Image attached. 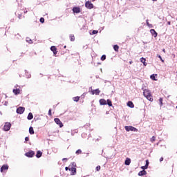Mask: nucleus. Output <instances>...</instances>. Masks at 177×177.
<instances>
[{"label":"nucleus","mask_w":177,"mask_h":177,"mask_svg":"<svg viewBox=\"0 0 177 177\" xmlns=\"http://www.w3.org/2000/svg\"><path fill=\"white\" fill-rule=\"evenodd\" d=\"M25 156L26 157L32 158L34 157V156H35V152H34L33 151H29L28 152H26L25 153Z\"/></svg>","instance_id":"6"},{"label":"nucleus","mask_w":177,"mask_h":177,"mask_svg":"<svg viewBox=\"0 0 177 177\" xmlns=\"http://www.w3.org/2000/svg\"><path fill=\"white\" fill-rule=\"evenodd\" d=\"M132 63H133V62H132V61L129 62V64H132Z\"/></svg>","instance_id":"45"},{"label":"nucleus","mask_w":177,"mask_h":177,"mask_svg":"<svg viewBox=\"0 0 177 177\" xmlns=\"http://www.w3.org/2000/svg\"><path fill=\"white\" fill-rule=\"evenodd\" d=\"M159 59H160V60H162V62H164V60H162V57H161V55H158Z\"/></svg>","instance_id":"40"},{"label":"nucleus","mask_w":177,"mask_h":177,"mask_svg":"<svg viewBox=\"0 0 177 177\" xmlns=\"http://www.w3.org/2000/svg\"><path fill=\"white\" fill-rule=\"evenodd\" d=\"M127 106L129 107H131V109H133V107H135V105L133 104V102H132V101H129L127 102Z\"/></svg>","instance_id":"16"},{"label":"nucleus","mask_w":177,"mask_h":177,"mask_svg":"<svg viewBox=\"0 0 177 177\" xmlns=\"http://www.w3.org/2000/svg\"><path fill=\"white\" fill-rule=\"evenodd\" d=\"M85 7L87 9H93V3H92L91 1H88L85 3Z\"/></svg>","instance_id":"5"},{"label":"nucleus","mask_w":177,"mask_h":177,"mask_svg":"<svg viewBox=\"0 0 177 177\" xmlns=\"http://www.w3.org/2000/svg\"><path fill=\"white\" fill-rule=\"evenodd\" d=\"M100 168H101L100 166H97L95 169H96V171H100Z\"/></svg>","instance_id":"35"},{"label":"nucleus","mask_w":177,"mask_h":177,"mask_svg":"<svg viewBox=\"0 0 177 177\" xmlns=\"http://www.w3.org/2000/svg\"><path fill=\"white\" fill-rule=\"evenodd\" d=\"M40 23H45V19L44 17L40 18Z\"/></svg>","instance_id":"30"},{"label":"nucleus","mask_w":177,"mask_h":177,"mask_svg":"<svg viewBox=\"0 0 177 177\" xmlns=\"http://www.w3.org/2000/svg\"><path fill=\"white\" fill-rule=\"evenodd\" d=\"M76 154H82V151L81 149H78L77 151H76Z\"/></svg>","instance_id":"29"},{"label":"nucleus","mask_w":177,"mask_h":177,"mask_svg":"<svg viewBox=\"0 0 177 177\" xmlns=\"http://www.w3.org/2000/svg\"><path fill=\"white\" fill-rule=\"evenodd\" d=\"M54 121L57 125H59V128H63L64 125L60 119L56 118L54 119Z\"/></svg>","instance_id":"4"},{"label":"nucleus","mask_w":177,"mask_h":177,"mask_svg":"<svg viewBox=\"0 0 177 177\" xmlns=\"http://www.w3.org/2000/svg\"><path fill=\"white\" fill-rule=\"evenodd\" d=\"M64 48H66V46H64Z\"/></svg>","instance_id":"49"},{"label":"nucleus","mask_w":177,"mask_h":177,"mask_svg":"<svg viewBox=\"0 0 177 177\" xmlns=\"http://www.w3.org/2000/svg\"><path fill=\"white\" fill-rule=\"evenodd\" d=\"M65 169H66V171H71V169H69L68 167H65Z\"/></svg>","instance_id":"38"},{"label":"nucleus","mask_w":177,"mask_h":177,"mask_svg":"<svg viewBox=\"0 0 177 177\" xmlns=\"http://www.w3.org/2000/svg\"><path fill=\"white\" fill-rule=\"evenodd\" d=\"M77 174V168L72 167L71 168V175H75Z\"/></svg>","instance_id":"17"},{"label":"nucleus","mask_w":177,"mask_h":177,"mask_svg":"<svg viewBox=\"0 0 177 177\" xmlns=\"http://www.w3.org/2000/svg\"><path fill=\"white\" fill-rule=\"evenodd\" d=\"M29 133L30 135H34V128H32V127L29 128Z\"/></svg>","instance_id":"24"},{"label":"nucleus","mask_w":177,"mask_h":177,"mask_svg":"<svg viewBox=\"0 0 177 177\" xmlns=\"http://www.w3.org/2000/svg\"><path fill=\"white\" fill-rule=\"evenodd\" d=\"M145 175H147V171H146V170L140 171L138 173V176H143Z\"/></svg>","instance_id":"13"},{"label":"nucleus","mask_w":177,"mask_h":177,"mask_svg":"<svg viewBox=\"0 0 177 177\" xmlns=\"http://www.w3.org/2000/svg\"><path fill=\"white\" fill-rule=\"evenodd\" d=\"M140 62L144 64V66H147V64L146 63V59L145 58H140Z\"/></svg>","instance_id":"20"},{"label":"nucleus","mask_w":177,"mask_h":177,"mask_svg":"<svg viewBox=\"0 0 177 177\" xmlns=\"http://www.w3.org/2000/svg\"><path fill=\"white\" fill-rule=\"evenodd\" d=\"M113 49H114L115 52H118V50L120 49V46H118V45H114Z\"/></svg>","instance_id":"22"},{"label":"nucleus","mask_w":177,"mask_h":177,"mask_svg":"<svg viewBox=\"0 0 177 177\" xmlns=\"http://www.w3.org/2000/svg\"><path fill=\"white\" fill-rule=\"evenodd\" d=\"M48 115H50V117H52V109H49Z\"/></svg>","instance_id":"32"},{"label":"nucleus","mask_w":177,"mask_h":177,"mask_svg":"<svg viewBox=\"0 0 177 177\" xmlns=\"http://www.w3.org/2000/svg\"><path fill=\"white\" fill-rule=\"evenodd\" d=\"M124 129L127 131V132H129L130 131L131 132H138V129H136L132 126H125Z\"/></svg>","instance_id":"2"},{"label":"nucleus","mask_w":177,"mask_h":177,"mask_svg":"<svg viewBox=\"0 0 177 177\" xmlns=\"http://www.w3.org/2000/svg\"><path fill=\"white\" fill-rule=\"evenodd\" d=\"M34 118V115H32V113H29L28 115V120H32Z\"/></svg>","instance_id":"23"},{"label":"nucleus","mask_w":177,"mask_h":177,"mask_svg":"<svg viewBox=\"0 0 177 177\" xmlns=\"http://www.w3.org/2000/svg\"><path fill=\"white\" fill-rule=\"evenodd\" d=\"M167 24H168L169 26H171V21H168V22H167Z\"/></svg>","instance_id":"44"},{"label":"nucleus","mask_w":177,"mask_h":177,"mask_svg":"<svg viewBox=\"0 0 177 177\" xmlns=\"http://www.w3.org/2000/svg\"><path fill=\"white\" fill-rule=\"evenodd\" d=\"M106 102H107L106 104H108V106H109V107H111V106H113V102H111V100H107Z\"/></svg>","instance_id":"26"},{"label":"nucleus","mask_w":177,"mask_h":177,"mask_svg":"<svg viewBox=\"0 0 177 177\" xmlns=\"http://www.w3.org/2000/svg\"><path fill=\"white\" fill-rule=\"evenodd\" d=\"M106 59V55H103L102 57H101V60L104 61V59Z\"/></svg>","instance_id":"31"},{"label":"nucleus","mask_w":177,"mask_h":177,"mask_svg":"<svg viewBox=\"0 0 177 177\" xmlns=\"http://www.w3.org/2000/svg\"><path fill=\"white\" fill-rule=\"evenodd\" d=\"M150 142L152 143L156 142V136H152V138L150 139Z\"/></svg>","instance_id":"28"},{"label":"nucleus","mask_w":177,"mask_h":177,"mask_svg":"<svg viewBox=\"0 0 177 177\" xmlns=\"http://www.w3.org/2000/svg\"><path fill=\"white\" fill-rule=\"evenodd\" d=\"M64 160H67V158H63V159H62V161H64Z\"/></svg>","instance_id":"46"},{"label":"nucleus","mask_w":177,"mask_h":177,"mask_svg":"<svg viewBox=\"0 0 177 177\" xmlns=\"http://www.w3.org/2000/svg\"><path fill=\"white\" fill-rule=\"evenodd\" d=\"M160 162H161L162 161H164V158H162V157L160 158Z\"/></svg>","instance_id":"42"},{"label":"nucleus","mask_w":177,"mask_h":177,"mask_svg":"<svg viewBox=\"0 0 177 177\" xmlns=\"http://www.w3.org/2000/svg\"><path fill=\"white\" fill-rule=\"evenodd\" d=\"M28 11L27 10H25L24 11V13H28Z\"/></svg>","instance_id":"43"},{"label":"nucleus","mask_w":177,"mask_h":177,"mask_svg":"<svg viewBox=\"0 0 177 177\" xmlns=\"http://www.w3.org/2000/svg\"><path fill=\"white\" fill-rule=\"evenodd\" d=\"M20 88V86H17L16 88H14L12 90L13 93L15 94V95H19V93H20V88Z\"/></svg>","instance_id":"8"},{"label":"nucleus","mask_w":177,"mask_h":177,"mask_svg":"<svg viewBox=\"0 0 177 177\" xmlns=\"http://www.w3.org/2000/svg\"><path fill=\"white\" fill-rule=\"evenodd\" d=\"M50 50L53 53L54 55H57V48L55 46L50 47Z\"/></svg>","instance_id":"11"},{"label":"nucleus","mask_w":177,"mask_h":177,"mask_svg":"<svg viewBox=\"0 0 177 177\" xmlns=\"http://www.w3.org/2000/svg\"><path fill=\"white\" fill-rule=\"evenodd\" d=\"M150 32H151V34H152V35L154 36L155 38H156V37H157V35H158L157 32H156V30H154V29H151V30H150Z\"/></svg>","instance_id":"15"},{"label":"nucleus","mask_w":177,"mask_h":177,"mask_svg":"<svg viewBox=\"0 0 177 177\" xmlns=\"http://www.w3.org/2000/svg\"><path fill=\"white\" fill-rule=\"evenodd\" d=\"M176 109H177V105H176Z\"/></svg>","instance_id":"50"},{"label":"nucleus","mask_w":177,"mask_h":177,"mask_svg":"<svg viewBox=\"0 0 177 177\" xmlns=\"http://www.w3.org/2000/svg\"><path fill=\"white\" fill-rule=\"evenodd\" d=\"M36 157L37 158H41V157H42V152L41 151H37Z\"/></svg>","instance_id":"18"},{"label":"nucleus","mask_w":177,"mask_h":177,"mask_svg":"<svg viewBox=\"0 0 177 177\" xmlns=\"http://www.w3.org/2000/svg\"><path fill=\"white\" fill-rule=\"evenodd\" d=\"M143 95L147 100H149V102H153L154 99H153V95H151V92L150 91L145 89L144 90Z\"/></svg>","instance_id":"1"},{"label":"nucleus","mask_w":177,"mask_h":177,"mask_svg":"<svg viewBox=\"0 0 177 177\" xmlns=\"http://www.w3.org/2000/svg\"><path fill=\"white\" fill-rule=\"evenodd\" d=\"M147 168H149V167H147L146 165L141 167V169H143V171H145V169H147Z\"/></svg>","instance_id":"33"},{"label":"nucleus","mask_w":177,"mask_h":177,"mask_svg":"<svg viewBox=\"0 0 177 177\" xmlns=\"http://www.w3.org/2000/svg\"><path fill=\"white\" fill-rule=\"evenodd\" d=\"M98 31L97 30H93V34H97Z\"/></svg>","instance_id":"39"},{"label":"nucleus","mask_w":177,"mask_h":177,"mask_svg":"<svg viewBox=\"0 0 177 177\" xmlns=\"http://www.w3.org/2000/svg\"><path fill=\"white\" fill-rule=\"evenodd\" d=\"M156 77H157V74H156V75L153 74V75H151L150 76V78H151V80H152L153 81H157V79H156Z\"/></svg>","instance_id":"21"},{"label":"nucleus","mask_w":177,"mask_h":177,"mask_svg":"<svg viewBox=\"0 0 177 177\" xmlns=\"http://www.w3.org/2000/svg\"><path fill=\"white\" fill-rule=\"evenodd\" d=\"M26 110V109L23 106H19L17 109V114H23V113H24V111Z\"/></svg>","instance_id":"7"},{"label":"nucleus","mask_w":177,"mask_h":177,"mask_svg":"<svg viewBox=\"0 0 177 177\" xmlns=\"http://www.w3.org/2000/svg\"><path fill=\"white\" fill-rule=\"evenodd\" d=\"M153 2H156V1H157V0H152Z\"/></svg>","instance_id":"48"},{"label":"nucleus","mask_w":177,"mask_h":177,"mask_svg":"<svg viewBox=\"0 0 177 177\" xmlns=\"http://www.w3.org/2000/svg\"><path fill=\"white\" fill-rule=\"evenodd\" d=\"M73 102H80V96L73 97Z\"/></svg>","instance_id":"27"},{"label":"nucleus","mask_w":177,"mask_h":177,"mask_svg":"<svg viewBox=\"0 0 177 177\" xmlns=\"http://www.w3.org/2000/svg\"><path fill=\"white\" fill-rule=\"evenodd\" d=\"M149 160H146V165H145V166H147V167H149Z\"/></svg>","instance_id":"36"},{"label":"nucleus","mask_w":177,"mask_h":177,"mask_svg":"<svg viewBox=\"0 0 177 177\" xmlns=\"http://www.w3.org/2000/svg\"><path fill=\"white\" fill-rule=\"evenodd\" d=\"M8 169H9V166H8V165H3L1 167V172H3L4 171H8Z\"/></svg>","instance_id":"9"},{"label":"nucleus","mask_w":177,"mask_h":177,"mask_svg":"<svg viewBox=\"0 0 177 177\" xmlns=\"http://www.w3.org/2000/svg\"><path fill=\"white\" fill-rule=\"evenodd\" d=\"M162 50H163V52L165 53V49H163Z\"/></svg>","instance_id":"47"},{"label":"nucleus","mask_w":177,"mask_h":177,"mask_svg":"<svg viewBox=\"0 0 177 177\" xmlns=\"http://www.w3.org/2000/svg\"><path fill=\"white\" fill-rule=\"evenodd\" d=\"M100 90H99V88L91 91V95H100Z\"/></svg>","instance_id":"12"},{"label":"nucleus","mask_w":177,"mask_h":177,"mask_svg":"<svg viewBox=\"0 0 177 177\" xmlns=\"http://www.w3.org/2000/svg\"><path fill=\"white\" fill-rule=\"evenodd\" d=\"M25 140H26V142H28V140H30V138H29L28 137H26V138H25Z\"/></svg>","instance_id":"37"},{"label":"nucleus","mask_w":177,"mask_h":177,"mask_svg":"<svg viewBox=\"0 0 177 177\" xmlns=\"http://www.w3.org/2000/svg\"><path fill=\"white\" fill-rule=\"evenodd\" d=\"M100 104H101V106H106V104H107V102L104 99H101L100 100Z\"/></svg>","instance_id":"14"},{"label":"nucleus","mask_w":177,"mask_h":177,"mask_svg":"<svg viewBox=\"0 0 177 177\" xmlns=\"http://www.w3.org/2000/svg\"><path fill=\"white\" fill-rule=\"evenodd\" d=\"M70 40L73 42L74 41H75V37L74 36V35H70Z\"/></svg>","instance_id":"25"},{"label":"nucleus","mask_w":177,"mask_h":177,"mask_svg":"<svg viewBox=\"0 0 177 177\" xmlns=\"http://www.w3.org/2000/svg\"><path fill=\"white\" fill-rule=\"evenodd\" d=\"M147 26H150V24L149 23V20H147Z\"/></svg>","instance_id":"41"},{"label":"nucleus","mask_w":177,"mask_h":177,"mask_svg":"<svg viewBox=\"0 0 177 177\" xmlns=\"http://www.w3.org/2000/svg\"><path fill=\"white\" fill-rule=\"evenodd\" d=\"M10 127H12V124L10 122H6L4 126H3V131H8L10 130Z\"/></svg>","instance_id":"3"},{"label":"nucleus","mask_w":177,"mask_h":177,"mask_svg":"<svg viewBox=\"0 0 177 177\" xmlns=\"http://www.w3.org/2000/svg\"><path fill=\"white\" fill-rule=\"evenodd\" d=\"M159 102H160V106H162V98H160L159 99Z\"/></svg>","instance_id":"34"},{"label":"nucleus","mask_w":177,"mask_h":177,"mask_svg":"<svg viewBox=\"0 0 177 177\" xmlns=\"http://www.w3.org/2000/svg\"><path fill=\"white\" fill-rule=\"evenodd\" d=\"M73 13H80L81 8L80 7H73Z\"/></svg>","instance_id":"10"},{"label":"nucleus","mask_w":177,"mask_h":177,"mask_svg":"<svg viewBox=\"0 0 177 177\" xmlns=\"http://www.w3.org/2000/svg\"><path fill=\"white\" fill-rule=\"evenodd\" d=\"M125 165H129L131 164V159L127 158L124 162Z\"/></svg>","instance_id":"19"}]
</instances>
